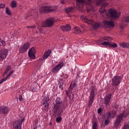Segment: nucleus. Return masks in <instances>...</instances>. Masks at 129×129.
Masks as SVG:
<instances>
[{
    "mask_svg": "<svg viewBox=\"0 0 129 129\" xmlns=\"http://www.w3.org/2000/svg\"><path fill=\"white\" fill-rule=\"evenodd\" d=\"M108 6V3H105L102 5V7L99 9V12L101 13L102 17L105 18L106 17L108 19L111 20H104L103 23L105 26H107L108 28H113L114 27V22L115 20H117L120 17V12L116 11V10L110 8L106 12L105 7Z\"/></svg>",
    "mask_w": 129,
    "mask_h": 129,
    "instance_id": "1",
    "label": "nucleus"
},
{
    "mask_svg": "<svg viewBox=\"0 0 129 129\" xmlns=\"http://www.w3.org/2000/svg\"><path fill=\"white\" fill-rule=\"evenodd\" d=\"M66 108L64 102L61 99L57 98L55 100V104H54L53 109L52 110L53 114L55 116H58L56 119V122H60L62 120V115L63 112Z\"/></svg>",
    "mask_w": 129,
    "mask_h": 129,
    "instance_id": "2",
    "label": "nucleus"
},
{
    "mask_svg": "<svg viewBox=\"0 0 129 129\" xmlns=\"http://www.w3.org/2000/svg\"><path fill=\"white\" fill-rule=\"evenodd\" d=\"M106 0H77V8L80 11L83 9V4H86L88 2L87 5L91 7V9L92 10V4L95 3L97 6H100L104 3Z\"/></svg>",
    "mask_w": 129,
    "mask_h": 129,
    "instance_id": "3",
    "label": "nucleus"
},
{
    "mask_svg": "<svg viewBox=\"0 0 129 129\" xmlns=\"http://www.w3.org/2000/svg\"><path fill=\"white\" fill-rule=\"evenodd\" d=\"M81 20L82 22H84V23H86V24L91 25V26L93 27L94 29H98V28L100 27V24H99V23H95L94 20L92 19V17H85L82 15L81 16Z\"/></svg>",
    "mask_w": 129,
    "mask_h": 129,
    "instance_id": "4",
    "label": "nucleus"
},
{
    "mask_svg": "<svg viewBox=\"0 0 129 129\" xmlns=\"http://www.w3.org/2000/svg\"><path fill=\"white\" fill-rule=\"evenodd\" d=\"M100 41H102V45L103 46H108L111 48H116L117 44L114 42H109L112 41V38L109 36H105L100 38Z\"/></svg>",
    "mask_w": 129,
    "mask_h": 129,
    "instance_id": "5",
    "label": "nucleus"
},
{
    "mask_svg": "<svg viewBox=\"0 0 129 129\" xmlns=\"http://www.w3.org/2000/svg\"><path fill=\"white\" fill-rule=\"evenodd\" d=\"M129 115V112L127 110H124L123 113H120L119 114L116 118V119L115 120L114 125L115 127H117L118 126H119V124H120L121 122V120L123 119V117L125 118L126 117H127Z\"/></svg>",
    "mask_w": 129,
    "mask_h": 129,
    "instance_id": "6",
    "label": "nucleus"
},
{
    "mask_svg": "<svg viewBox=\"0 0 129 129\" xmlns=\"http://www.w3.org/2000/svg\"><path fill=\"white\" fill-rule=\"evenodd\" d=\"M121 77L119 76H114L113 77L111 81V84L113 87H116L118 86L119 84L121 83Z\"/></svg>",
    "mask_w": 129,
    "mask_h": 129,
    "instance_id": "7",
    "label": "nucleus"
},
{
    "mask_svg": "<svg viewBox=\"0 0 129 129\" xmlns=\"http://www.w3.org/2000/svg\"><path fill=\"white\" fill-rule=\"evenodd\" d=\"M95 90H96V88H95L94 87H92L91 91L90 92V95L89 97L88 106L89 107L92 105L93 101H94V98L95 97Z\"/></svg>",
    "mask_w": 129,
    "mask_h": 129,
    "instance_id": "8",
    "label": "nucleus"
},
{
    "mask_svg": "<svg viewBox=\"0 0 129 129\" xmlns=\"http://www.w3.org/2000/svg\"><path fill=\"white\" fill-rule=\"evenodd\" d=\"M56 8L53 7L44 6L41 7L39 9V13L40 14H44V13H50V12H55Z\"/></svg>",
    "mask_w": 129,
    "mask_h": 129,
    "instance_id": "9",
    "label": "nucleus"
},
{
    "mask_svg": "<svg viewBox=\"0 0 129 129\" xmlns=\"http://www.w3.org/2000/svg\"><path fill=\"white\" fill-rule=\"evenodd\" d=\"M24 121H25V118L16 120L13 125L14 129H22V125Z\"/></svg>",
    "mask_w": 129,
    "mask_h": 129,
    "instance_id": "10",
    "label": "nucleus"
},
{
    "mask_svg": "<svg viewBox=\"0 0 129 129\" xmlns=\"http://www.w3.org/2000/svg\"><path fill=\"white\" fill-rule=\"evenodd\" d=\"M129 23V16H124L122 18V21L120 22V28L122 30L124 29V27Z\"/></svg>",
    "mask_w": 129,
    "mask_h": 129,
    "instance_id": "11",
    "label": "nucleus"
},
{
    "mask_svg": "<svg viewBox=\"0 0 129 129\" xmlns=\"http://www.w3.org/2000/svg\"><path fill=\"white\" fill-rule=\"evenodd\" d=\"M54 23V19L53 18H49L42 23V26L44 27H52Z\"/></svg>",
    "mask_w": 129,
    "mask_h": 129,
    "instance_id": "12",
    "label": "nucleus"
},
{
    "mask_svg": "<svg viewBox=\"0 0 129 129\" xmlns=\"http://www.w3.org/2000/svg\"><path fill=\"white\" fill-rule=\"evenodd\" d=\"M30 48V43L29 42L24 43L20 48L19 52L22 54L27 51V50Z\"/></svg>",
    "mask_w": 129,
    "mask_h": 129,
    "instance_id": "13",
    "label": "nucleus"
},
{
    "mask_svg": "<svg viewBox=\"0 0 129 129\" xmlns=\"http://www.w3.org/2000/svg\"><path fill=\"white\" fill-rule=\"evenodd\" d=\"M9 54V51L7 49H2L0 50V62L3 59L7 57V55Z\"/></svg>",
    "mask_w": 129,
    "mask_h": 129,
    "instance_id": "14",
    "label": "nucleus"
},
{
    "mask_svg": "<svg viewBox=\"0 0 129 129\" xmlns=\"http://www.w3.org/2000/svg\"><path fill=\"white\" fill-rule=\"evenodd\" d=\"M35 54H36V50L34 47H32L28 51V56L30 58H31V59H34L36 57Z\"/></svg>",
    "mask_w": 129,
    "mask_h": 129,
    "instance_id": "15",
    "label": "nucleus"
},
{
    "mask_svg": "<svg viewBox=\"0 0 129 129\" xmlns=\"http://www.w3.org/2000/svg\"><path fill=\"white\" fill-rule=\"evenodd\" d=\"M63 66H64V63H63V62L56 65L52 70L53 73L54 74L57 73L58 71L63 68Z\"/></svg>",
    "mask_w": 129,
    "mask_h": 129,
    "instance_id": "16",
    "label": "nucleus"
},
{
    "mask_svg": "<svg viewBox=\"0 0 129 129\" xmlns=\"http://www.w3.org/2000/svg\"><path fill=\"white\" fill-rule=\"evenodd\" d=\"M10 109L9 107L4 106H0V114L3 113V114H7L9 112Z\"/></svg>",
    "mask_w": 129,
    "mask_h": 129,
    "instance_id": "17",
    "label": "nucleus"
},
{
    "mask_svg": "<svg viewBox=\"0 0 129 129\" xmlns=\"http://www.w3.org/2000/svg\"><path fill=\"white\" fill-rule=\"evenodd\" d=\"M112 95L111 93H110L109 95L106 96V98H105V104L106 105H109V102H110V99H111Z\"/></svg>",
    "mask_w": 129,
    "mask_h": 129,
    "instance_id": "18",
    "label": "nucleus"
},
{
    "mask_svg": "<svg viewBox=\"0 0 129 129\" xmlns=\"http://www.w3.org/2000/svg\"><path fill=\"white\" fill-rule=\"evenodd\" d=\"M50 100V99H49V97H45L44 98L43 102V105L44 106V107H47L49 105V103H48V101Z\"/></svg>",
    "mask_w": 129,
    "mask_h": 129,
    "instance_id": "19",
    "label": "nucleus"
},
{
    "mask_svg": "<svg viewBox=\"0 0 129 129\" xmlns=\"http://www.w3.org/2000/svg\"><path fill=\"white\" fill-rule=\"evenodd\" d=\"M61 29L62 31L64 32H68L71 30V27L69 25H67L66 26H63L61 27Z\"/></svg>",
    "mask_w": 129,
    "mask_h": 129,
    "instance_id": "20",
    "label": "nucleus"
},
{
    "mask_svg": "<svg viewBox=\"0 0 129 129\" xmlns=\"http://www.w3.org/2000/svg\"><path fill=\"white\" fill-rule=\"evenodd\" d=\"M51 52L52 51H51V50L50 49L46 51L43 55V59H47V58H48V57H49L50 55H51Z\"/></svg>",
    "mask_w": 129,
    "mask_h": 129,
    "instance_id": "21",
    "label": "nucleus"
},
{
    "mask_svg": "<svg viewBox=\"0 0 129 129\" xmlns=\"http://www.w3.org/2000/svg\"><path fill=\"white\" fill-rule=\"evenodd\" d=\"M13 73H14V71L12 70L9 73V74L7 75L6 78H4L2 80H0V84H2V83H3L4 81H6L8 78H10V76H11Z\"/></svg>",
    "mask_w": 129,
    "mask_h": 129,
    "instance_id": "22",
    "label": "nucleus"
},
{
    "mask_svg": "<svg viewBox=\"0 0 129 129\" xmlns=\"http://www.w3.org/2000/svg\"><path fill=\"white\" fill-rule=\"evenodd\" d=\"M73 33L74 34H80V33H82V31L81 29H80V27H75L74 30H73Z\"/></svg>",
    "mask_w": 129,
    "mask_h": 129,
    "instance_id": "23",
    "label": "nucleus"
},
{
    "mask_svg": "<svg viewBox=\"0 0 129 129\" xmlns=\"http://www.w3.org/2000/svg\"><path fill=\"white\" fill-rule=\"evenodd\" d=\"M120 47L122 48H129V43L125 42H122L119 43Z\"/></svg>",
    "mask_w": 129,
    "mask_h": 129,
    "instance_id": "24",
    "label": "nucleus"
},
{
    "mask_svg": "<svg viewBox=\"0 0 129 129\" xmlns=\"http://www.w3.org/2000/svg\"><path fill=\"white\" fill-rule=\"evenodd\" d=\"M72 91L68 90V91H66V95L67 97H69V99H71V96L72 95Z\"/></svg>",
    "mask_w": 129,
    "mask_h": 129,
    "instance_id": "25",
    "label": "nucleus"
},
{
    "mask_svg": "<svg viewBox=\"0 0 129 129\" xmlns=\"http://www.w3.org/2000/svg\"><path fill=\"white\" fill-rule=\"evenodd\" d=\"M75 86H76V84H75V83L72 82L69 87V90H71V91H72Z\"/></svg>",
    "mask_w": 129,
    "mask_h": 129,
    "instance_id": "26",
    "label": "nucleus"
},
{
    "mask_svg": "<svg viewBox=\"0 0 129 129\" xmlns=\"http://www.w3.org/2000/svg\"><path fill=\"white\" fill-rule=\"evenodd\" d=\"M74 11V8L73 7H69V8H67L66 9V12L67 14H69V13H71V12H73Z\"/></svg>",
    "mask_w": 129,
    "mask_h": 129,
    "instance_id": "27",
    "label": "nucleus"
},
{
    "mask_svg": "<svg viewBox=\"0 0 129 129\" xmlns=\"http://www.w3.org/2000/svg\"><path fill=\"white\" fill-rule=\"evenodd\" d=\"M17 7V1H13L11 2V8L15 9Z\"/></svg>",
    "mask_w": 129,
    "mask_h": 129,
    "instance_id": "28",
    "label": "nucleus"
},
{
    "mask_svg": "<svg viewBox=\"0 0 129 129\" xmlns=\"http://www.w3.org/2000/svg\"><path fill=\"white\" fill-rule=\"evenodd\" d=\"M6 13L9 16H11V15H12V12H11L10 8L8 7L6 8Z\"/></svg>",
    "mask_w": 129,
    "mask_h": 129,
    "instance_id": "29",
    "label": "nucleus"
},
{
    "mask_svg": "<svg viewBox=\"0 0 129 129\" xmlns=\"http://www.w3.org/2000/svg\"><path fill=\"white\" fill-rule=\"evenodd\" d=\"M106 117L107 119H112L113 118L111 116V114L110 113V112L107 113Z\"/></svg>",
    "mask_w": 129,
    "mask_h": 129,
    "instance_id": "30",
    "label": "nucleus"
},
{
    "mask_svg": "<svg viewBox=\"0 0 129 129\" xmlns=\"http://www.w3.org/2000/svg\"><path fill=\"white\" fill-rule=\"evenodd\" d=\"M116 111H112L110 112L111 115L113 118L115 117V115H116Z\"/></svg>",
    "mask_w": 129,
    "mask_h": 129,
    "instance_id": "31",
    "label": "nucleus"
},
{
    "mask_svg": "<svg viewBox=\"0 0 129 129\" xmlns=\"http://www.w3.org/2000/svg\"><path fill=\"white\" fill-rule=\"evenodd\" d=\"M92 129H98L97 123H96V122H95L93 123Z\"/></svg>",
    "mask_w": 129,
    "mask_h": 129,
    "instance_id": "32",
    "label": "nucleus"
},
{
    "mask_svg": "<svg viewBox=\"0 0 129 129\" xmlns=\"http://www.w3.org/2000/svg\"><path fill=\"white\" fill-rule=\"evenodd\" d=\"M58 85L59 88H60V89H61V90H63V89H64V88L63 87V82L61 83V82L58 81Z\"/></svg>",
    "mask_w": 129,
    "mask_h": 129,
    "instance_id": "33",
    "label": "nucleus"
},
{
    "mask_svg": "<svg viewBox=\"0 0 129 129\" xmlns=\"http://www.w3.org/2000/svg\"><path fill=\"white\" fill-rule=\"evenodd\" d=\"M11 69H12V66H8L6 68V71H5L4 74H7V73H8V72H9Z\"/></svg>",
    "mask_w": 129,
    "mask_h": 129,
    "instance_id": "34",
    "label": "nucleus"
},
{
    "mask_svg": "<svg viewBox=\"0 0 129 129\" xmlns=\"http://www.w3.org/2000/svg\"><path fill=\"white\" fill-rule=\"evenodd\" d=\"M109 119H106L104 121V125H108V124H109Z\"/></svg>",
    "mask_w": 129,
    "mask_h": 129,
    "instance_id": "35",
    "label": "nucleus"
},
{
    "mask_svg": "<svg viewBox=\"0 0 129 129\" xmlns=\"http://www.w3.org/2000/svg\"><path fill=\"white\" fill-rule=\"evenodd\" d=\"M2 45H3V46L6 45V42L5 41L0 39V46H2Z\"/></svg>",
    "mask_w": 129,
    "mask_h": 129,
    "instance_id": "36",
    "label": "nucleus"
},
{
    "mask_svg": "<svg viewBox=\"0 0 129 129\" xmlns=\"http://www.w3.org/2000/svg\"><path fill=\"white\" fill-rule=\"evenodd\" d=\"M6 5L5 4H0V9H4Z\"/></svg>",
    "mask_w": 129,
    "mask_h": 129,
    "instance_id": "37",
    "label": "nucleus"
},
{
    "mask_svg": "<svg viewBox=\"0 0 129 129\" xmlns=\"http://www.w3.org/2000/svg\"><path fill=\"white\" fill-rule=\"evenodd\" d=\"M102 111V109H101V108H99L97 110V112H98V114H100V113H101Z\"/></svg>",
    "mask_w": 129,
    "mask_h": 129,
    "instance_id": "38",
    "label": "nucleus"
},
{
    "mask_svg": "<svg viewBox=\"0 0 129 129\" xmlns=\"http://www.w3.org/2000/svg\"><path fill=\"white\" fill-rule=\"evenodd\" d=\"M27 29H30V28L31 29H35V28H36V26L35 25H33L32 26H27Z\"/></svg>",
    "mask_w": 129,
    "mask_h": 129,
    "instance_id": "39",
    "label": "nucleus"
},
{
    "mask_svg": "<svg viewBox=\"0 0 129 129\" xmlns=\"http://www.w3.org/2000/svg\"><path fill=\"white\" fill-rule=\"evenodd\" d=\"M19 100L20 101H22L23 100V97L22 96V95H20L19 97Z\"/></svg>",
    "mask_w": 129,
    "mask_h": 129,
    "instance_id": "40",
    "label": "nucleus"
},
{
    "mask_svg": "<svg viewBox=\"0 0 129 129\" xmlns=\"http://www.w3.org/2000/svg\"><path fill=\"white\" fill-rule=\"evenodd\" d=\"M69 77V76L68 75H67V74H66V75H64V78L65 79H67V78H68Z\"/></svg>",
    "mask_w": 129,
    "mask_h": 129,
    "instance_id": "41",
    "label": "nucleus"
},
{
    "mask_svg": "<svg viewBox=\"0 0 129 129\" xmlns=\"http://www.w3.org/2000/svg\"><path fill=\"white\" fill-rule=\"evenodd\" d=\"M80 27L81 28L82 31H84V27L81 26Z\"/></svg>",
    "mask_w": 129,
    "mask_h": 129,
    "instance_id": "42",
    "label": "nucleus"
},
{
    "mask_svg": "<svg viewBox=\"0 0 129 129\" xmlns=\"http://www.w3.org/2000/svg\"><path fill=\"white\" fill-rule=\"evenodd\" d=\"M64 75H64V74H62V75H61L60 76H61V77H64Z\"/></svg>",
    "mask_w": 129,
    "mask_h": 129,
    "instance_id": "43",
    "label": "nucleus"
},
{
    "mask_svg": "<svg viewBox=\"0 0 129 129\" xmlns=\"http://www.w3.org/2000/svg\"><path fill=\"white\" fill-rule=\"evenodd\" d=\"M37 127H34L33 129H37Z\"/></svg>",
    "mask_w": 129,
    "mask_h": 129,
    "instance_id": "44",
    "label": "nucleus"
},
{
    "mask_svg": "<svg viewBox=\"0 0 129 129\" xmlns=\"http://www.w3.org/2000/svg\"><path fill=\"white\" fill-rule=\"evenodd\" d=\"M70 103H71V100H69Z\"/></svg>",
    "mask_w": 129,
    "mask_h": 129,
    "instance_id": "45",
    "label": "nucleus"
},
{
    "mask_svg": "<svg viewBox=\"0 0 129 129\" xmlns=\"http://www.w3.org/2000/svg\"><path fill=\"white\" fill-rule=\"evenodd\" d=\"M62 4H64V1L62 2Z\"/></svg>",
    "mask_w": 129,
    "mask_h": 129,
    "instance_id": "46",
    "label": "nucleus"
},
{
    "mask_svg": "<svg viewBox=\"0 0 129 129\" xmlns=\"http://www.w3.org/2000/svg\"><path fill=\"white\" fill-rule=\"evenodd\" d=\"M37 29H39V27H37Z\"/></svg>",
    "mask_w": 129,
    "mask_h": 129,
    "instance_id": "47",
    "label": "nucleus"
}]
</instances>
